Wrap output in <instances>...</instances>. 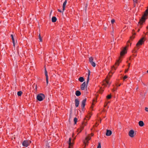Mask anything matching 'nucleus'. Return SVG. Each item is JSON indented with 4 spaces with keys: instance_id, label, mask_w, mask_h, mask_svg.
Returning a JSON list of instances; mask_svg holds the SVG:
<instances>
[{
    "instance_id": "obj_1",
    "label": "nucleus",
    "mask_w": 148,
    "mask_h": 148,
    "mask_svg": "<svg viewBox=\"0 0 148 148\" xmlns=\"http://www.w3.org/2000/svg\"><path fill=\"white\" fill-rule=\"evenodd\" d=\"M148 14V8L145 11L144 13V15L142 16L140 20L138 22V24H140V27H141V25L145 21L146 18L145 17V16H147Z\"/></svg>"
},
{
    "instance_id": "obj_2",
    "label": "nucleus",
    "mask_w": 148,
    "mask_h": 148,
    "mask_svg": "<svg viewBox=\"0 0 148 148\" xmlns=\"http://www.w3.org/2000/svg\"><path fill=\"white\" fill-rule=\"evenodd\" d=\"M45 98L44 95L42 93L38 94L36 97L37 99L39 101H42Z\"/></svg>"
},
{
    "instance_id": "obj_3",
    "label": "nucleus",
    "mask_w": 148,
    "mask_h": 148,
    "mask_svg": "<svg viewBox=\"0 0 148 148\" xmlns=\"http://www.w3.org/2000/svg\"><path fill=\"white\" fill-rule=\"evenodd\" d=\"M94 59L92 57H90L89 58V61L90 64L94 67L96 66L95 63L93 61Z\"/></svg>"
},
{
    "instance_id": "obj_4",
    "label": "nucleus",
    "mask_w": 148,
    "mask_h": 148,
    "mask_svg": "<svg viewBox=\"0 0 148 148\" xmlns=\"http://www.w3.org/2000/svg\"><path fill=\"white\" fill-rule=\"evenodd\" d=\"M31 143V141L29 140H25L22 143L23 146L27 147L29 144Z\"/></svg>"
},
{
    "instance_id": "obj_5",
    "label": "nucleus",
    "mask_w": 148,
    "mask_h": 148,
    "mask_svg": "<svg viewBox=\"0 0 148 148\" xmlns=\"http://www.w3.org/2000/svg\"><path fill=\"white\" fill-rule=\"evenodd\" d=\"M144 37H143L141 39H140L137 43L136 45V46H138L139 45H141L144 42Z\"/></svg>"
},
{
    "instance_id": "obj_6",
    "label": "nucleus",
    "mask_w": 148,
    "mask_h": 148,
    "mask_svg": "<svg viewBox=\"0 0 148 148\" xmlns=\"http://www.w3.org/2000/svg\"><path fill=\"white\" fill-rule=\"evenodd\" d=\"M90 139L91 137L89 136L86 137L85 140L84 142V143L85 145V147L86 145H87V143H88V141Z\"/></svg>"
},
{
    "instance_id": "obj_7",
    "label": "nucleus",
    "mask_w": 148,
    "mask_h": 148,
    "mask_svg": "<svg viewBox=\"0 0 148 148\" xmlns=\"http://www.w3.org/2000/svg\"><path fill=\"white\" fill-rule=\"evenodd\" d=\"M108 77H107L105 79V83H103V85L106 86H107V85H108V87H109L111 84V83H109L108 81Z\"/></svg>"
},
{
    "instance_id": "obj_8",
    "label": "nucleus",
    "mask_w": 148,
    "mask_h": 148,
    "mask_svg": "<svg viewBox=\"0 0 148 148\" xmlns=\"http://www.w3.org/2000/svg\"><path fill=\"white\" fill-rule=\"evenodd\" d=\"M134 131L133 130H131L129 132V135L131 137L134 136Z\"/></svg>"
},
{
    "instance_id": "obj_9",
    "label": "nucleus",
    "mask_w": 148,
    "mask_h": 148,
    "mask_svg": "<svg viewBox=\"0 0 148 148\" xmlns=\"http://www.w3.org/2000/svg\"><path fill=\"white\" fill-rule=\"evenodd\" d=\"M86 99L85 98L84 99L82 102V109L84 108L85 105V103L86 102Z\"/></svg>"
},
{
    "instance_id": "obj_10",
    "label": "nucleus",
    "mask_w": 148,
    "mask_h": 148,
    "mask_svg": "<svg viewBox=\"0 0 148 148\" xmlns=\"http://www.w3.org/2000/svg\"><path fill=\"white\" fill-rule=\"evenodd\" d=\"M45 75L46 77L47 84V85L48 84V77L47 75V72L46 68H45Z\"/></svg>"
},
{
    "instance_id": "obj_11",
    "label": "nucleus",
    "mask_w": 148,
    "mask_h": 148,
    "mask_svg": "<svg viewBox=\"0 0 148 148\" xmlns=\"http://www.w3.org/2000/svg\"><path fill=\"white\" fill-rule=\"evenodd\" d=\"M127 52L126 48H124L123 50L121 52L120 55L121 56H123L124 54Z\"/></svg>"
},
{
    "instance_id": "obj_12",
    "label": "nucleus",
    "mask_w": 148,
    "mask_h": 148,
    "mask_svg": "<svg viewBox=\"0 0 148 148\" xmlns=\"http://www.w3.org/2000/svg\"><path fill=\"white\" fill-rule=\"evenodd\" d=\"M112 134V131L110 130H107L106 133V135L107 136H110Z\"/></svg>"
},
{
    "instance_id": "obj_13",
    "label": "nucleus",
    "mask_w": 148,
    "mask_h": 148,
    "mask_svg": "<svg viewBox=\"0 0 148 148\" xmlns=\"http://www.w3.org/2000/svg\"><path fill=\"white\" fill-rule=\"evenodd\" d=\"M86 86V83L85 82H84L81 85V88L82 90H84L85 89V87Z\"/></svg>"
},
{
    "instance_id": "obj_14",
    "label": "nucleus",
    "mask_w": 148,
    "mask_h": 148,
    "mask_svg": "<svg viewBox=\"0 0 148 148\" xmlns=\"http://www.w3.org/2000/svg\"><path fill=\"white\" fill-rule=\"evenodd\" d=\"M90 71L89 70H88V76L87 78V79L86 81V85H87L89 82V76L90 75Z\"/></svg>"
},
{
    "instance_id": "obj_15",
    "label": "nucleus",
    "mask_w": 148,
    "mask_h": 148,
    "mask_svg": "<svg viewBox=\"0 0 148 148\" xmlns=\"http://www.w3.org/2000/svg\"><path fill=\"white\" fill-rule=\"evenodd\" d=\"M66 3L67 1L66 0L63 3V4L62 12H63L65 10V7Z\"/></svg>"
},
{
    "instance_id": "obj_16",
    "label": "nucleus",
    "mask_w": 148,
    "mask_h": 148,
    "mask_svg": "<svg viewBox=\"0 0 148 148\" xmlns=\"http://www.w3.org/2000/svg\"><path fill=\"white\" fill-rule=\"evenodd\" d=\"M75 106L77 107L78 106L79 103V100L77 99H76L75 100Z\"/></svg>"
},
{
    "instance_id": "obj_17",
    "label": "nucleus",
    "mask_w": 148,
    "mask_h": 148,
    "mask_svg": "<svg viewBox=\"0 0 148 148\" xmlns=\"http://www.w3.org/2000/svg\"><path fill=\"white\" fill-rule=\"evenodd\" d=\"M71 138H69V147H71L73 145V143L71 142Z\"/></svg>"
},
{
    "instance_id": "obj_18",
    "label": "nucleus",
    "mask_w": 148,
    "mask_h": 148,
    "mask_svg": "<svg viewBox=\"0 0 148 148\" xmlns=\"http://www.w3.org/2000/svg\"><path fill=\"white\" fill-rule=\"evenodd\" d=\"M138 124L139 125L140 127H142L144 125V123L143 121H140L138 122Z\"/></svg>"
},
{
    "instance_id": "obj_19",
    "label": "nucleus",
    "mask_w": 148,
    "mask_h": 148,
    "mask_svg": "<svg viewBox=\"0 0 148 148\" xmlns=\"http://www.w3.org/2000/svg\"><path fill=\"white\" fill-rule=\"evenodd\" d=\"M75 94V95L77 96H79L81 95V92L79 90H77Z\"/></svg>"
},
{
    "instance_id": "obj_20",
    "label": "nucleus",
    "mask_w": 148,
    "mask_h": 148,
    "mask_svg": "<svg viewBox=\"0 0 148 148\" xmlns=\"http://www.w3.org/2000/svg\"><path fill=\"white\" fill-rule=\"evenodd\" d=\"M52 21L53 23L56 22L57 20V18L55 16H53L52 18Z\"/></svg>"
},
{
    "instance_id": "obj_21",
    "label": "nucleus",
    "mask_w": 148,
    "mask_h": 148,
    "mask_svg": "<svg viewBox=\"0 0 148 148\" xmlns=\"http://www.w3.org/2000/svg\"><path fill=\"white\" fill-rule=\"evenodd\" d=\"M79 80L81 82H83L84 81V79L83 77H80L79 78Z\"/></svg>"
},
{
    "instance_id": "obj_22",
    "label": "nucleus",
    "mask_w": 148,
    "mask_h": 148,
    "mask_svg": "<svg viewBox=\"0 0 148 148\" xmlns=\"http://www.w3.org/2000/svg\"><path fill=\"white\" fill-rule=\"evenodd\" d=\"M22 92L21 91H19L17 92V95L18 96H21Z\"/></svg>"
},
{
    "instance_id": "obj_23",
    "label": "nucleus",
    "mask_w": 148,
    "mask_h": 148,
    "mask_svg": "<svg viewBox=\"0 0 148 148\" xmlns=\"http://www.w3.org/2000/svg\"><path fill=\"white\" fill-rule=\"evenodd\" d=\"M119 60L117 61L115 63V65L116 66H118L119 64Z\"/></svg>"
},
{
    "instance_id": "obj_24",
    "label": "nucleus",
    "mask_w": 148,
    "mask_h": 148,
    "mask_svg": "<svg viewBox=\"0 0 148 148\" xmlns=\"http://www.w3.org/2000/svg\"><path fill=\"white\" fill-rule=\"evenodd\" d=\"M86 123L84 124V123H83V124H82V129L80 130L79 132H80L82 131V130L84 128V126L86 125Z\"/></svg>"
},
{
    "instance_id": "obj_25",
    "label": "nucleus",
    "mask_w": 148,
    "mask_h": 148,
    "mask_svg": "<svg viewBox=\"0 0 148 148\" xmlns=\"http://www.w3.org/2000/svg\"><path fill=\"white\" fill-rule=\"evenodd\" d=\"M38 38H39V39L40 40V42H42V38L41 37V36H40V34H39V35H38Z\"/></svg>"
},
{
    "instance_id": "obj_26",
    "label": "nucleus",
    "mask_w": 148,
    "mask_h": 148,
    "mask_svg": "<svg viewBox=\"0 0 148 148\" xmlns=\"http://www.w3.org/2000/svg\"><path fill=\"white\" fill-rule=\"evenodd\" d=\"M77 118L75 117L74 119V124H75L76 123L77 121Z\"/></svg>"
},
{
    "instance_id": "obj_27",
    "label": "nucleus",
    "mask_w": 148,
    "mask_h": 148,
    "mask_svg": "<svg viewBox=\"0 0 148 148\" xmlns=\"http://www.w3.org/2000/svg\"><path fill=\"white\" fill-rule=\"evenodd\" d=\"M97 148H101V144L100 143H99Z\"/></svg>"
},
{
    "instance_id": "obj_28",
    "label": "nucleus",
    "mask_w": 148,
    "mask_h": 148,
    "mask_svg": "<svg viewBox=\"0 0 148 148\" xmlns=\"http://www.w3.org/2000/svg\"><path fill=\"white\" fill-rule=\"evenodd\" d=\"M111 95H108L107 96V99H110L111 98Z\"/></svg>"
},
{
    "instance_id": "obj_29",
    "label": "nucleus",
    "mask_w": 148,
    "mask_h": 148,
    "mask_svg": "<svg viewBox=\"0 0 148 148\" xmlns=\"http://www.w3.org/2000/svg\"><path fill=\"white\" fill-rule=\"evenodd\" d=\"M115 22V20L114 19H112L111 21V22L112 24H113Z\"/></svg>"
},
{
    "instance_id": "obj_30",
    "label": "nucleus",
    "mask_w": 148,
    "mask_h": 148,
    "mask_svg": "<svg viewBox=\"0 0 148 148\" xmlns=\"http://www.w3.org/2000/svg\"><path fill=\"white\" fill-rule=\"evenodd\" d=\"M112 70H113V69H114V70H115L116 69V68L114 66H113L112 67Z\"/></svg>"
},
{
    "instance_id": "obj_31",
    "label": "nucleus",
    "mask_w": 148,
    "mask_h": 148,
    "mask_svg": "<svg viewBox=\"0 0 148 148\" xmlns=\"http://www.w3.org/2000/svg\"><path fill=\"white\" fill-rule=\"evenodd\" d=\"M134 3H138V1L137 0H134L133 1Z\"/></svg>"
},
{
    "instance_id": "obj_32",
    "label": "nucleus",
    "mask_w": 148,
    "mask_h": 148,
    "mask_svg": "<svg viewBox=\"0 0 148 148\" xmlns=\"http://www.w3.org/2000/svg\"><path fill=\"white\" fill-rule=\"evenodd\" d=\"M11 37L12 40H13L14 39V38L13 35L12 34H11Z\"/></svg>"
},
{
    "instance_id": "obj_33",
    "label": "nucleus",
    "mask_w": 148,
    "mask_h": 148,
    "mask_svg": "<svg viewBox=\"0 0 148 148\" xmlns=\"http://www.w3.org/2000/svg\"><path fill=\"white\" fill-rule=\"evenodd\" d=\"M127 78V76H125L123 77V79L124 80H125V79H126Z\"/></svg>"
},
{
    "instance_id": "obj_34",
    "label": "nucleus",
    "mask_w": 148,
    "mask_h": 148,
    "mask_svg": "<svg viewBox=\"0 0 148 148\" xmlns=\"http://www.w3.org/2000/svg\"><path fill=\"white\" fill-rule=\"evenodd\" d=\"M88 5L86 3V6H85V11H86V9H87V6Z\"/></svg>"
},
{
    "instance_id": "obj_35",
    "label": "nucleus",
    "mask_w": 148,
    "mask_h": 148,
    "mask_svg": "<svg viewBox=\"0 0 148 148\" xmlns=\"http://www.w3.org/2000/svg\"><path fill=\"white\" fill-rule=\"evenodd\" d=\"M145 110L147 111V112H148V108H146V107L145 108Z\"/></svg>"
},
{
    "instance_id": "obj_36",
    "label": "nucleus",
    "mask_w": 148,
    "mask_h": 148,
    "mask_svg": "<svg viewBox=\"0 0 148 148\" xmlns=\"http://www.w3.org/2000/svg\"><path fill=\"white\" fill-rule=\"evenodd\" d=\"M12 41H13V44L14 45V46L15 41L14 39L13 40H12Z\"/></svg>"
},
{
    "instance_id": "obj_37",
    "label": "nucleus",
    "mask_w": 148,
    "mask_h": 148,
    "mask_svg": "<svg viewBox=\"0 0 148 148\" xmlns=\"http://www.w3.org/2000/svg\"><path fill=\"white\" fill-rule=\"evenodd\" d=\"M58 12H62V11L59 9H58Z\"/></svg>"
},
{
    "instance_id": "obj_38",
    "label": "nucleus",
    "mask_w": 148,
    "mask_h": 148,
    "mask_svg": "<svg viewBox=\"0 0 148 148\" xmlns=\"http://www.w3.org/2000/svg\"><path fill=\"white\" fill-rule=\"evenodd\" d=\"M110 73H109V75L110 76V77H111L112 76V75H110Z\"/></svg>"
},
{
    "instance_id": "obj_39",
    "label": "nucleus",
    "mask_w": 148,
    "mask_h": 148,
    "mask_svg": "<svg viewBox=\"0 0 148 148\" xmlns=\"http://www.w3.org/2000/svg\"><path fill=\"white\" fill-rule=\"evenodd\" d=\"M87 118H88V120H89V119L91 117V116H88L87 117Z\"/></svg>"
},
{
    "instance_id": "obj_40",
    "label": "nucleus",
    "mask_w": 148,
    "mask_h": 148,
    "mask_svg": "<svg viewBox=\"0 0 148 148\" xmlns=\"http://www.w3.org/2000/svg\"><path fill=\"white\" fill-rule=\"evenodd\" d=\"M134 38V37H130V38H131V39H132H132H133V38Z\"/></svg>"
},
{
    "instance_id": "obj_41",
    "label": "nucleus",
    "mask_w": 148,
    "mask_h": 148,
    "mask_svg": "<svg viewBox=\"0 0 148 148\" xmlns=\"http://www.w3.org/2000/svg\"><path fill=\"white\" fill-rule=\"evenodd\" d=\"M128 69H127L126 70H125V72H127L128 71Z\"/></svg>"
},
{
    "instance_id": "obj_42",
    "label": "nucleus",
    "mask_w": 148,
    "mask_h": 148,
    "mask_svg": "<svg viewBox=\"0 0 148 148\" xmlns=\"http://www.w3.org/2000/svg\"><path fill=\"white\" fill-rule=\"evenodd\" d=\"M146 94H147V93L146 92H145L144 93V96H145L146 95Z\"/></svg>"
},
{
    "instance_id": "obj_43",
    "label": "nucleus",
    "mask_w": 148,
    "mask_h": 148,
    "mask_svg": "<svg viewBox=\"0 0 148 148\" xmlns=\"http://www.w3.org/2000/svg\"><path fill=\"white\" fill-rule=\"evenodd\" d=\"M136 3H134V7H135L136 6V4H135Z\"/></svg>"
},
{
    "instance_id": "obj_44",
    "label": "nucleus",
    "mask_w": 148,
    "mask_h": 148,
    "mask_svg": "<svg viewBox=\"0 0 148 148\" xmlns=\"http://www.w3.org/2000/svg\"><path fill=\"white\" fill-rule=\"evenodd\" d=\"M130 64H129L128 65V67L129 68L130 67Z\"/></svg>"
},
{
    "instance_id": "obj_45",
    "label": "nucleus",
    "mask_w": 148,
    "mask_h": 148,
    "mask_svg": "<svg viewBox=\"0 0 148 148\" xmlns=\"http://www.w3.org/2000/svg\"><path fill=\"white\" fill-rule=\"evenodd\" d=\"M95 99H94V100H93V102H95Z\"/></svg>"
},
{
    "instance_id": "obj_46",
    "label": "nucleus",
    "mask_w": 148,
    "mask_h": 148,
    "mask_svg": "<svg viewBox=\"0 0 148 148\" xmlns=\"http://www.w3.org/2000/svg\"><path fill=\"white\" fill-rule=\"evenodd\" d=\"M91 135H92V136H93V134H91Z\"/></svg>"
},
{
    "instance_id": "obj_47",
    "label": "nucleus",
    "mask_w": 148,
    "mask_h": 148,
    "mask_svg": "<svg viewBox=\"0 0 148 148\" xmlns=\"http://www.w3.org/2000/svg\"><path fill=\"white\" fill-rule=\"evenodd\" d=\"M146 28L148 29V26Z\"/></svg>"
},
{
    "instance_id": "obj_48",
    "label": "nucleus",
    "mask_w": 148,
    "mask_h": 148,
    "mask_svg": "<svg viewBox=\"0 0 148 148\" xmlns=\"http://www.w3.org/2000/svg\"><path fill=\"white\" fill-rule=\"evenodd\" d=\"M36 90L37 89V87H36Z\"/></svg>"
},
{
    "instance_id": "obj_49",
    "label": "nucleus",
    "mask_w": 148,
    "mask_h": 148,
    "mask_svg": "<svg viewBox=\"0 0 148 148\" xmlns=\"http://www.w3.org/2000/svg\"><path fill=\"white\" fill-rule=\"evenodd\" d=\"M52 10H51V12L50 14H51V12H52Z\"/></svg>"
},
{
    "instance_id": "obj_50",
    "label": "nucleus",
    "mask_w": 148,
    "mask_h": 148,
    "mask_svg": "<svg viewBox=\"0 0 148 148\" xmlns=\"http://www.w3.org/2000/svg\"><path fill=\"white\" fill-rule=\"evenodd\" d=\"M140 95H142V93H140Z\"/></svg>"
},
{
    "instance_id": "obj_51",
    "label": "nucleus",
    "mask_w": 148,
    "mask_h": 148,
    "mask_svg": "<svg viewBox=\"0 0 148 148\" xmlns=\"http://www.w3.org/2000/svg\"><path fill=\"white\" fill-rule=\"evenodd\" d=\"M140 29H138V32H139L140 31Z\"/></svg>"
},
{
    "instance_id": "obj_52",
    "label": "nucleus",
    "mask_w": 148,
    "mask_h": 148,
    "mask_svg": "<svg viewBox=\"0 0 148 148\" xmlns=\"http://www.w3.org/2000/svg\"><path fill=\"white\" fill-rule=\"evenodd\" d=\"M143 85H145V84H144V83H143Z\"/></svg>"
},
{
    "instance_id": "obj_53",
    "label": "nucleus",
    "mask_w": 148,
    "mask_h": 148,
    "mask_svg": "<svg viewBox=\"0 0 148 148\" xmlns=\"http://www.w3.org/2000/svg\"><path fill=\"white\" fill-rule=\"evenodd\" d=\"M69 148H72L71 147H69Z\"/></svg>"
},
{
    "instance_id": "obj_54",
    "label": "nucleus",
    "mask_w": 148,
    "mask_h": 148,
    "mask_svg": "<svg viewBox=\"0 0 148 148\" xmlns=\"http://www.w3.org/2000/svg\"><path fill=\"white\" fill-rule=\"evenodd\" d=\"M147 72L148 73V70L147 71Z\"/></svg>"
},
{
    "instance_id": "obj_55",
    "label": "nucleus",
    "mask_w": 148,
    "mask_h": 148,
    "mask_svg": "<svg viewBox=\"0 0 148 148\" xmlns=\"http://www.w3.org/2000/svg\"><path fill=\"white\" fill-rule=\"evenodd\" d=\"M112 91H114V90H113Z\"/></svg>"
},
{
    "instance_id": "obj_56",
    "label": "nucleus",
    "mask_w": 148,
    "mask_h": 148,
    "mask_svg": "<svg viewBox=\"0 0 148 148\" xmlns=\"http://www.w3.org/2000/svg\"><path fill=\"white\" fill-rule=\"evenodd\" d=\"M120 86V84H119V86Z\"/></svg>"
},
{
    "instance_id": "obj_57",
    "label": "nucleus",
    "mask_w": 148,
    "mask_h": 148,
    "mask_svg": "<svg viewBox=\"0 0 148 148\" xmlns=\"http://www.w3.org/2000/svg\"><path fill=\"white\" fill-rule=\"evenodd\" d=\"M105 29V30H106V28H105V29Z\"/></svg>"
},
{
    "instance_id": "obj_58",
    "label": "nucleus",
    "mask_w": 148,
    "mask_h": 148,
    "mask_svg": "<svg viewBox=\"0 0 148 148\" xmlns=\"http://www.w3.org/2000/svg\"><path fill=\"white\" fill-rule=\"evenodd\" d=\"M133 1H134V0H133Z\"/></svg>"
}]
</instances>
